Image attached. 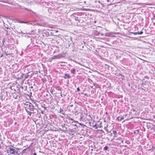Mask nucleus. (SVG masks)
Wrapping results in <instances>:
<instances>
[{
  "label": "nucleus",
  "instance_id": "13",
  "mask_svg": "<svg viewBox=\"0 0 155 155\" xmlns=\"http://www.w3.org/2000/svg\"><path fill=\"white\" fill-rule=\"evenodd\" d=\"M120 78H121L122 80H123L124 79V77L123 75L122 74H120Z\"/></svg>",
  "mask_w": 155,
  "mask_h": 155
},
{
  "label": "nucleus",
  "instance_id": "29",
  "mask_svg": "<svg viewBox=\"0 0 155 155\" xmlns=\"http://www.w3.org/2000/svg\"><path fill=\"white\" fill-rule=\"evenodd\" d=\"M93 92H95L96 91V90L95 89H93Z\"/></svg>",
  "mask_w": 155,
  "mask_h": 155
},
{
  "label": "nucleus",
  "instance_id": "6",
  "mask_svg": "<svg viewBox=\"0 0 155 155\" xmlns=\"http://www.w3.org/2000/svg\"><path fill=\"white\" fill-rule=\"evenodd\" d=\"M13 97L15 99H18V97L19 98H20V97L18 95H17L15 93H14L13 94Z\"/></svg>",
  "mask_w": 155,
  "mask_h": 155
},
{
  "label": "nucleus",
  "instance_id": "58",
  "mask_svg": "<svg viewBox=\"0 0 155 155\" xmlns=\"http://www.w3.org/2000/svg\"><path fill=\"white\" fill-rule=\"evenodd\" d=\"M2 56H1V57H2Z\"/></svg>",
  "mask_w": 155,
  "mask_h": 155
},
{
  "label": "nucleus",
  "instance_id": "28",
  "mask_svg": "<svg viewBox=\"0 0 155 155\" xmlns=\"http://www.w3.org/2000/svg\"><path fill=\"white\" fill-rule=\"evenodd\" d=\"M98 33L99 32H97V31H96V32H95L94 33L96 35H97V34H98Z\"/></svg>",
  "mask_w": 155,
  "mask_h": 155
},
{
  "label": "nucleus",
  "instance_id": "43",
  "mask_svg": "<svg viewBox=\"0 0 155 155\" xmlns=\"http://www.w3.org/2000/svg\"><path fill=\"white\" fill-rule=\"evenodd\" d=\"M84 95H85V96H86L87 97V96H87V94H84Z\"/></svg>",
  "mask_w": 155,
  "mask_h": 155
},
{
  "label": "nucleus",
  "instance_id": "54",
  "mask_svg": "<svg viewBox=\"0 0 155 155\" xmlns=\"http://www.w3.org/2000/svg\"><path fill=\"white\" fill-rule=\"evenodd\" d=\"M91 150H92V151L93 150V149H91Z\"/></svg>",
  "mask_w": 155,
  "mask_h": 155
},
{
  "label": "nucleus",
  "instance_id": "3",
  "mask_svg": "<svg viewBox=\"0 0 155 155\" xmlns=\"http://www.w3.org/2000/svg\"><path fill=\"white\" fill-rule=\"evenodd\" d=\"M62 128H60V130L61 131L65 132L67 131V128L65 126V124H63L61 125Z\"/></svg>",
  "mask_w": 155,
  "mask_h": 155
},
{
  "label": "nucleus",
  "instance_id": "33",
  "mask_svg": "<svg viewBox=\"0 0 155 155\" xmlns=\"http://www.w3.org/2000/svg\"><path fill=\"white\" fill-rule=\"evenodd\" d=\"M88 116L91 119H92V117H91V116L90 115H88Z\"/></svg>",
  "mask_w": 155,
  "mask_h": 155
},
{
  "label": "nucleus",
  "instance_id": "46",
  "mask_svg": "<svg viewBox=\"0 0 155 155\" xmlns=\"http://www.w3.org/2000/svg\"><path fill=\"white\" fill-rule=\"evenodd\" d=\"M90 87H91V88H92L93 87V86H91Z\"/></svg>",
  "mask_w": 155,
  "mask_h": 155
},
{
  "label": "nucleus",
  "instance_id": "19",
  "mask_svg": "<svg viewBox=\"0 0 155 155\" xmlns=\"http://www.w3.org/2000/svg\"><path fill=\"white\" fill-rule=\"evenodd\" d=\"M19 23H28V22H25L22 21H20L19 22Z\"/></svg>",
  "mask_w": 155,
  "mask_h": 155
},
{
  "label": "nucleus",
  "instance_id": "18",
  "mask_svg": "<svg viewBox=\"0 0 155 155\" xmlns=\"http://www.w3.org/2000/svg\"><path fill=\"white\" fill-rule=\"evenodd\" d=\"M55 88L57 90H61V88L60 87H59V86H56V87H55Z\"/></svg>",
  "mask_w": 155,
  "mask_h": 155
},
{
  "label": "nucleus",
  "instance_id": "34",
  "mask_svg": "<svg viewBox=\"0 0 155 155\" xmlns=\"http://www.w3.org/2000/svg\"><path fill=\"white\" fill-rule=\"evenodd\" d=\"M93 146H94V149H96V147H95V145H93Z\"/></svg>",
  "mask_w": 155,
  "mask_h": 155
},
{
  "label": "nucleus",
  "instance_id": "42",
  "mask_svg": "<svg viewBox=\"0 0 155 155\" xmlns=\"http://www.w3.org/2000/svg\"><path fill=\"white\" fill-rule=\"evenodd\" d=\"M96 85V83H94V86H95Z\"/></svg>",
  "mask_w": 155,
  "mask_h": 155
},
{
  "label": "nucleus",
  "instance_id": "12",
  "mask_svg": "<svg viewBox=\"0 0 155 155\" xmlns=\"http://www.w3.org/2000/svg\"><path fill=\"white\" fill-rule=\"evenodd\" d=\"M113 133L114 134V137H116L117 135V132L116 130H113Z\"/></svg>",
  "mask_w": 155,
  "mask_h": 155
},
{
  "label": "nucleus",
  "instance_id": "53",
  "mask_svg": "<svg viewBox=\"0 0 155 155\" xmlns=\"http://www.w3.org/2000/svg\"><path fill=\"white\" fill-rule=\"evenodd\" d=\"M98 2H99V3H100V1H99Z\"/></svg>",
  "mask_w": 155,
  "mask_h": 155
},
{
  "label": "nucleus",
  "instance_id": "21",
  "mask_svg": "<svg viewBox=\"0 0 155 155\" xmlns=\"http://www.w3.org/2000/svg\"><path fill=\"white\" fill-rule=\"evenodd\" d=\"M143 31H141L140 32L138 31L137 32V34H142L143 33Z\"/></svg>",
  "mask_w": 155,
  "mask_h": 155
},
{
  "label": "nucleus",
  "instance_id": "1",
  "mask_svg": "<svg viewBox=\"0 0 155 155\" xmlns=\"http://www.w3.org/2000/svg\"><path fill=\"white\" fill-rule=\"evenodd\" d=\"M24 103L25 109L27 114L30 116H31L32 113H35L38 111L37 109L34 106L32 103L26 102Z\"/></svg>",
  "mask_w": 155,
  "mask_h": 155
},
{
  "label": "nucleus",
  "instance_id": "9",
  "mask_svg": "<svg viewBox=\"0 0 155 155\" xmlns=\"http://www.w3.org/2000/svg\"><path fill=\"white\" fill-rule=\"evenodd\" d=\"M119 118L120 117H117L116 118V119L117 120L119 121H121L123 119H124V117H121V118Z\"/></svg>",
  "mask_w": 155,
  "mask_h": 155
},
{
  "label": "nucleus",
  "instance_id": "50",
  "mask_svg": "<svg viewBox=\"0 0 155 155\" xmlns=\"http://www.w3.org/2000/svg\"><path fill=\"white\" fill-rule=\"evenodd\" d=\"M70 46V45L69 44H68V47H69Z\"/></svg>",
  "mask_w": 155,
  "mask_h": 155
},
{
  "label": "nucleus",
  "instance_id": "10",
  "mask_svg": "<svg viewBox=\"0 0 155 155\" xmlns=\"http://www.w3.org/2000/svg\"><path fill=\"white\" fill-rule=\"evenodd\" d=\"M75 72V70L74 68H73L71 70V73L72 74H74Z\"/></svg>",
  "mask_w": 155,
  "mask_h": 155
},
{
  "label": "nucleus",
  "instance_id": "48",
  "mask_svg": "<svg viewBox=\"0 0 155 155\" xmlns=\"http://www.w3.org/2000/svg\"><path fill=\"white\" fill-rule=\"evenodd\" d=\"M109 0H107V2H109Z\"/></svg>",
  "mask_w": 155,
  "mask_h": 155
},
{
  "label": "nucleus",
  "instance_id": "36",
  "mask_svg": "<svg viewBox=\"0 0 155 155\" xmlns=\"http://www.w3.org/2000/svg\"><path fill=\"white\" fill-rule=\"evenodd\" d=\"M34 22H32V23H29L28 24L33 25V24H34Z\"/></svg>",
  "mask_w": 155,
  "mask_h": 155
},
{
  "label": "nucleus",
  "instance_id": "26",
  "mask_svg": "<svg viewBox=\"0 0 155 155\" xmlns=\"http://www.w3.org/2000/svg\"><path fill=\"white\" fill-rule=\"evenodd\" d=\"M56 58V56H54L51 58V59H54Z\"/></svg>",
  "mask_w": 155,
  "mask_h": 155
},
{
  "label": "nucleus",
  "instance_id": "60",
  "mask_svg": "<svg viewBox=\"0 0 155 155\" xmlns=\"http://www.w3.org/2000/svg\"><path fill=\"white\" fill-rule=\"evenodd\" d=\"M127 143L128 144H129V143H128V142H127Z\"/></svg>",
  "mask_w": 155,
  "mask_h": 155
},
{
  "label": "nucleus",
  "instance_id": "61",
  "mask_svg": "<svg viewBox=\"0 0 155 155\" xmlns=\"http://www.w3.org/2000/svg\"><path fill=\"white\" fill-rule=\"evenodd\" d=\"M82 48H84V46H82Z\"/></svg>",
  "mask_w": 155,
  "mask_h": 155
},
{
  "label": "nucleus",
  "instance_id": "2",
  "mask_svg": "<svg viewBox=\"0 0 155 155\" xmlns=\"http://www.w3.org/2000/svg\"><path fill=\"white\" fill-rule=\"evenodd\" d=\"M19 148L15 147L13 146H11L9 147L7 149V151L8 153L11 154H18V150Z\"/></svg>",
  "mask_w": 155,
  "mask_h": 155
},
{
  "label": "nucleus",
  "instance_id": "27",
  "mask_svg": "<svg viewBox=\"0 0 155 155\" xmlns=\"http://www.w3.org/2000/svg\"><path fill=\"white\" fill-rule=\"evenodd\" d=\"M77 91H80V89L79 87H78L77 88Z\"/></svg>",
  "mask_w": 155,
  "mask_h": 155
},
{
  "label": "nucleus",
  "instance_id": "17",
  "mask_svg": "<svg viewBox=\"0 0 155 155\" xmlns=\"http://www.w3.org/2000/svg\"><path fill=\"white\" fill-rule=\"evenodd\" d=\"M68 119L69 120H71V121H72V122H73L74 121V120L72 118H71L70 117H68Z\"/></svg>",
  "mask_w": 155,
  "mask_h": 155
},
{
  "label": "nucleus",
  "instance_id": "15",
  "mask_svg": "<svg viewBox=\"0 0 155 155\" xmlns=\"http://www.w3.org/2000/svg\"><path fill=\"white\" fill-rule=\"evenodd\" d=\"M108 149H109L108 147V146H106L104 148L103 150H108Z\"/></svg>",
  "mask_w": 155,
  "mask_h": 155
},
{
  "label": "nucleus",
  "instance_id": "49",
  "mask_svg": "<svg viewBox=\"0 0 155 155\" xmlns=\"http://www.w3.org/2000/svg\"><path fill=\"white\" fill-rule=\"evenodd\" d=\"M70 106H71V107H72V106H73V105L72 104V105H71Z\"/></svg>",
  "mask_w": 155,
  "mask_h": 155
},
{
  "label": "nucleus",
  "instance_id": "59",
  "mask_svg": "<svg viewBox=\"0 0 155 155\" xmlns=\"http://www.w3.org/2000/svg\"><path fill=\"white\" fill-rule=\"evenodd\" d=\"M127 143L128 144H129V143H128V142H127Z\"/></svg>",
  "mask_w": 155,
  "mask_h": 155
},
{
  "label": "nucleus",
  "instance_id": "22",
  "mask_svg": "<svg viewBox=\"0 0 155 155\" xmlns=\"http://www.w3.org/2000/svg\"><path fill=\"white\" fill-rule=\"evenodd\" d=\"M24 75V74H22L21 75V76L20 77V78H19V79H21L23 77V76Z\"/></svg>",
  "mask_w": 155,
  "mask_h": 155
},
{
  "label": "nucleus",
  "instance_id": "7",
  "mask_svg": "<svg viewBox=\"0 0 155 155\" xmlns=\"http://www.w3.org/2000/svg\"><path fill=\"white\" fill-rule=\"evenodd\" d=\"M59 113L62 115H65L66 114L64 113V112L63 109L61 108H60L59 110Z\"/></svg>",
  "mask_w": 155,
  "mask_h": 155
},
{
  "label": "nucleus",
  "instance_id": "56",
  "mask_svg": "<svg viewBox=\"0 0 155 155\" xmlns=\"http://www.w3.org/2000/svg\"><path fill=\"white\" fill-rule=\"evenodd\" d=\"M129 86H130V84H129Z\"/></svg>",
  "mask_w": 155,
  "mask_h": 155
},
{
  "label": "nucleus",
  "instance_id": "45",
  "mask_svg": "<svg viewBox=\"0 0 155 155\" xmlns=\"http://www.w3.org/2000/svg\"><path fill=\"white\" fill-rule=\"evenodd\" d=\"M82 118V117L81 116L80 119H81Z\"/></svg>",
  "mask_w": 155,
  "mask_h": 155
},
{
  "label": "nucleus",
  "instance_id": "20",
  "mask_svg": "<svg viewBox=\"0 0 155 155\" xmlns=\"http://www.w3.org/2000/svg\"><path fill=\"white\" fill-rule=\"evenodd\" d=\"M27 149H28V148H25V149H24V150H23V151H22V152L23 153H25V152H26V150Z\"/></svg>",
  "mask_w": 155,
  "mask_h": 155
},
{
  "label": "nucleus",
  "instance_id": "35",
  "mask_svg": "<svg viewBox=\"0 0 155 155\" xmlns=\"http://www.w3.org/2000/svg\"><path fill=\"white\" fill-rule=\"evenodd\" d=\"M60 94H60L61 96V97H63V96L62 94V92Z\"/></svg>",
  "mask_w": 155,
  "mask_h": 155
},
{
  "label": "nucleus",
  "instance_id": "39",
  "mask_svg": "<svg viewBox=\"0 0 155 155\" xmlns=\"http://www.w3.org/2000/svg\"><path fill=\"white\" fill-rule=\"evenodd\" d=\"M152 148L153 149H155V147L154 146H152Z\"/></svg>",
  "mask_w": 155,
  "mask_h": 155
},
{
  "label": "nucleus",
  "instance_id": "52",
  "mask_svg": "<svg viewBox=\"0 0 155 155\" xmlns=\"http://www.w3.org/2000/svg\"><path fill=\"white\" fill-rule=\"evenodd\" d=\"M15 124H17V122H15Z\"/></svg>",
  "mask_w": 155,
  "mask_h": 155
},
{
  "label": "nucleus",
  "instance_id": "51",
  "mask_svg": "<svg viewBox=\"0 0 155 155\" xmlns=\"http://www.w3.org/2000/svg\"><path fill=\"white\" fill-rule=\"evenodd\" d=\"M106 114H107V112H106Z\"/></svg>",
  "mask_w": 155,
  "mask_h": 155
},
{
  "label": "nucleus",
  "instance_id": "31",
  "mask_svg": "<svg viewBox=\"0 0 155 155\" xmlns=\"http://www.w3.org/2000/svg\"><path fill=\"white\" fill-rule=\"evenodd\" d=\"M32 155H37V154L36 153L34 152L33 153Z\"/></svg>",
  "mask_w": 155,
  "mask_h": 155
},
{
  "label": "nucleus",
  "instance_id": "40",
  "mask_svg": "<svg viewBox=\"0 0 155 155\" xmlns=\"http://www.w3.org/2000/svg\"><path fill=\"white\" fill-rule=\"evenodd\" d=\"M21 92V91H19L18 92V94H20V93Z\"/></svg>",
  "mask_w": 155,
  "mask_h": 155
},
{
  "label": "nucleus",
  "instance_id": "37",
  "mask_svg": "<svg viewBox=\"0 0 155 155\" xmlns=\"http://www.w3.org/2000/svg\"><path fill=\"white\" fill-rule=\"evenodd\" d=\"M73 130H70V132H73Z\"/></svg>",
  "mask_w": 155,
  "mask_h": 155
},
{
  "label": "nucleus",
  "instance_id": "16",
  "mask_svg": "<svg viewBox=\"0 0 155 155\" xmlns=\"http://www.w3.org/2000/svg\"><path fill=\"white\" fill-rule=\"evenodd\" d=\"M74 19L75 20V21H80V20H79V19L78 17H74Z\"/></svg>",
  "mask_w": 155,
  "mask_h": 155
},
{
  "label": "nucleus",
  "instance_id": "30",
  "mask_svg": "<svg viewBox=\"0 0 155 155\" xmlns=\"http://www.w3.org/2000/svg\"><path fill=\"white\" fill-rule=\"evenodd\" d=\"M152 129L155 132V127H153Z\"/></svg>",
  "mask_w": 155,
  "mask_h": 155
},
{
  "label": "nucleus",
  "instance_id": "47",
  "mask_svg": "<svg viewBox=\"0 0 155 155\" xmlns=\"http://www.w3.org/2000/svg\"><path fill=\"white\" fill-rule=\"evenodd\" d=\"M5 54H6V55H8V54H6V52H5Z\"/></svg>",
  "mask_w": 155,
  "mask_h": 155
},
{
  "label": "nucleus",
  "instance_id": "57",
  "mask_svg": "<svg viewBox=\"0 0 155 155\" xmlns=\"http://www.w3.org/2000/svg\"><path fill=\"white\" fill-rule=\"evenodd\" d=\"M91 147H93V146H91Z\"/></svg>",
  "mask_w": 155,
  "mask_h": 155
},
{
  "label": "nucleus",
  "instance_id": "41",
  "mask_svg": "<svg viewBox=\"0 0 155 155\" xmlns=\"http://www.w3.org/2000/svg\"><path fill=\"white\" fill-rule=\"evenodd\" d=\"M111 3H110V4H108L107 5H111Z\"/></svg>",
  "mask_w": 155,
  "mask_h": 155
},
{
  "label": "nucleus",
  "instance_id": "24",
  "mask_svg": "<svg viewBox=\"0 0 155 155\" xmlns=\"http://www.w3.org/2000/svg\"><path fill=\"white\" fill-rule=\"evenodd\" d=\"M25 79H26L28 77V75H27V74H25Z\"/></svg>",
  "mask_w": 155,
  "mask_h": 155
},
{
  "label": "nucleus",
  "instance_id": "5",
  "mask_svg": "<svg viewBox=\"0 0 155 155\" xmlns=\"http://www.w3.org/2000/svg\"><path fill=\"white\" fill-rule=\"evenodd\" d=\"M20 7L21 9L23 10H25L27 11H31V9H28L27 8L23 6H20Z\"/></svg>",
  "mask_w": 155,
  "mask_h": 155
},
{
  "label": "nucleus",
  "instance_id": "4",
  "mask_svg": "<svg viewBox=\"0 0 155 155\" xmlns=\"http://www.w3.org/2000/svg\"><path fill=\"white\" fill-rule=\"evenodd\" d=\"M71 77L70 75L66 73L64 74V76L63 77V78L65 79L70 78Z\"/></svg>",
  "mask_w": 155,
  "mask_h": 155
},
{
  "label": "nucleus",
  "instance_id": "23",
  "mask_svg": "<svg viewBox=\"0 0 155 155\" xmlns=\"http://www.w3.org/2000/svg\"><path fill=\"white\" fill-rule=\"evenodd\" d=\"M20 33L21 34H26L27 33H26V32L24 33L22 31H21V32H20Z\"/></svg>",
  "mask_w": 155,
  "mask_h": 155
},
{
  "label": "nucleus",
  "instance_id": "25",
  "mask_svg": "<svg viewBox=\"0 0 155 155\" xmlns=\"http://www.w3.org/2000/svg\"><path fill=\"white\" fill-rule=\"evenodd\" d=\"M132 33L134 35H136L137 34V32H132Z\"/></svg>",
  "mask_w": 155,
  "mask_h": 155
},
{
  "label": "nucleus",
  "instance_id": "8",
  "mask_svg": "<svg viewBox=\"0 0 155 155\" xmlns=\"http://www.w3.org/2000/svg\"><path fill=\"white\" fill-rule=\"evenodd\" d=\"M77 123V122L74 121L73 122H71V123L73 125H74V126H76L78 128V125H77L76 123Z\"/></svg>",
  "mask_w": 155,
  "mask_h": 155
},
{
  "label": "nucleus",
  "instance_id": "32",
  "mask_svg": "<svg viewBox=\"0 0 155 155\" xmlns=\"http://www.w3.org/2000/svg\"><path fill=\"white\" fill-rule=\"evenodd\" d=\"M42 107H43V108H44V109L45 110L46 109V108H47V107H44H44H43V106H42Z\"/></svg>",
  "mask_w": 155,
  "mask_h": 155
},
{
  "label": "nucleus",
  "instance_id": "14",
  "mask_svg": "<svg viewBox=\"0 0 155 155\" xmlns=\"http://www.w3.org/2000/svg\"><path fill=\"white\" fill-rule=\"evenodd\" d=\"M92 124L93 125V127H94L96 126V122H95L94 121H93V123H92Z\"/></svg>",
  "mask_w": 155,
  "mask_h": 155
},
{
  "label": "nucleus",
  "instance_id": "11",
  "mask_svg": "<svg viewBox=\"0 0 155 155\" xmlns=\"http://www.w3.org/2000/svg\"><path fill=\"white\" fill-rule=\"evenodd\" d=\"M97 35H102V36H104L105 35V33H103V32L101 31H100L98 33V34H97Z\"/></svg>",
  "mask_w": 155,
  "mask_h": 155
},
{
  "label": "nucleus",
  "instance_id": "55",
  "mask_svg": "<svg viewBox=\"0 0 155 155\" xmlns=\"http://www.w3.org/2000/svg\"><path fill=\"white\" fill-rule=\"evenodd\" d=\"M7 29H8V27L6 28Z\"/></svg>",
  "mask_w": 155,
  "mask_h": 155
},
{
  "label": "nucleus",
  "instance_id": "38",
  "mask_svg": "<svg viewBox=\"0 0 155 155\" xmlns=\"http://www.w3.org/2000/svg\"><path fill=\"white\" fill-rule=\"evenodd\" d=\"M2 42H3V44H4V41H4V39H3V40H2Z\"/></svg>",
  "mask_w": 155,
  "mask_h": 155
},
{
  "label": "nucleus",
  "instance_id": "44",
  "mask_svg": "<svg viewBox=\"0 0 155 155\" xmlns=\"http://www.w3.org/2000/svg\"><path fill=\"white\" fill-rule=\"evenodd\" d=\"M30 88H33V87L32 86H31V87H30Z\"/></svg>",
  "mask_w": 155,
  "mask_h": 155
}]
</instances>
